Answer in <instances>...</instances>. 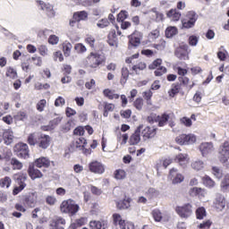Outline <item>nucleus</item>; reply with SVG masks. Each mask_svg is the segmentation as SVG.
Masks as SVG:
<instances>
[{
	"mask_svg": "<svg viewBox=\"0 0 229 229\" xmlns=\"http://www.w3.org/2000/svg\"><path fill=\"white\" fill-rule=\"evenodd\" d=\"M27 142L30 146H38L40 149H47L51 144V137L47 134L30 133L28 136Z\"/></svg>",
	"mask_w": 229,
	"mask_h": 229,
	"instance_id": "obj_1",
	"label": "nucleus"
},
{
	"mask_svg": "<svg viewBox=\"0 0 229 229\" xmlns=\"http://www.w3.org/2000/svg\"><path fill=\"white\" fill-rule=\"evenodd\" d=\"M85 64L89 69H98L106 64V56L99 53L91 52L86 57Z\"/></svg>",
	"mask_w": 229,
	"mask_h": 229,
	"instance_id": "obj_2",
	"label": "nucleus"
},
{
	"mask_svg": "<svg viewBox=\"0 0 229 229\" xmlns=\"http://www.w3.org/2000/svg\"><path fill=\"white\" fill-rule=\"evenodd\" d=\"M80 210V206L76 204V201L69 199L63 200L60 205V212L62 214H68V216H76Z\"/></svg>",
	"mask_w": 229,
	"mask_h": 229,
	"instance_id": "obj_3",
	"label": "nucleus"
},
{
	"mask_svg": "<svg viewBox=\"0 0 229 229\" xmlns=\"http://www.w3.org/2000/svg\"><path fill=\"white\" fill-rule=\"evenodd\" d=\"M13 180L18 186L13 188V196H17V194L22 192L27 187L26 181L28 180V174L22 172L14 174Z\"/></svg>",
	"mask_w": 229,
	"mask_h": 229,
	"instance_id": "obj_4",
	"label": "nucleus"
},
{
	"mask_svg": "<svg viewBox=\"0 0 229 229\" xmlns=\"http://www.w3.org/2000/svg\"><path fill=\"white\" fill-rule=\"evenodd\" d=\"M13 151L19 158L26 159L30 157V147H28V144L26 143H17L13 148Z\"/></svg>",
	"mask_w": 229,
	"mask_h": 229,
	"instance_id": "obj_5",
	"label": "nucleus"
},
{
	"mask_svg": "<svg viewBox=\"0 0 229 229\" xmlns=\"http://www.w3.org/2000/svg\"><path fill=\"white\" fill-rule=\"evenodd\" d=\"M196 21H198V14L194 11H190L186 13L185 19L182 21V27L186 30H190V28H194Z\"/></svg>",
	"mask_w": 229,
	"mask_h": 229,
	"instance_id": "obj_6",
	"label": "nucleus"
},
{
	"mask_svg": "<svg viewBox=\"0 0 229 229\" xmlns=\"http://www.w3.org/2000/svg\"><path fill=\"white\" fill-rule=\"evenodd\" d=\"M175 212L181 216L182 219H187L192 216V204L186 203L182 206H177L175 208Z\"/></svg>",
	"mask_w": 229,
	"mask_h": 229,
	"instance_id": "obj_7",
	"label": "nucleus"
},
{
	"mask_svg": "<svg viewBox=\"0 0 229 229\" xmlns=\"http://www.w3.org/2000/svg\"><path fill=\"white\" fill-rule=\"evenodd\" d=\"M218 160L221 164H226L229 160V141H225L218 150Z\"/></svg>",
	"mask_w": 229,
	"mask_h": 229,
	"instance_id": "obj_8",
	"label": "nucleus"
},
{
	"mask_svg": "<svg viewBox=\"0 0 229 229\" xmlns=\"http://www.w3.org/2000/svg\"><path fill=\"white\" fill-rule=\"evenodd\" d=\"M175 142L179 146H189L196 142V137L192 134H180L175 138Z\"/></svg>",
	"mask_w": 229,
	"mask_h": 229,
	"instance_id": "obj_9",
	"label": "nucleus"
},
{
	"mask_svg": "<svg viewBox=\"0 0 229 229\" xmlns=\"http://www.w3.org/2000/svg\"><path fill=\"white\" fill-rule=\"evenodd\" d=\"M38 201V194L34 191L29 193L27 196H25L22 199V205L24 207H28L29 208H33L37 205Z\"/></svg>",
	"mask_w": 229,
	"mask_h": 229,
	"instance_id": "obj_10",
	"label": "nucleus"
},
{
	"mask_svg": "<svg viewBox=\"0 0 229 229\" xmlns=\"http://www.w3.org/2000/svg\"><path fill=\"white\" fill-rule=\"evenodd\" d=\"M174 55L179 60H189V45H180L175 49Z\"/></svg>",
	"mask_w": 229,
	"mask_h": 229,
	"instance_id": "obj_11",
	"label": "nucleus"
},
{
	"mask_svg": "<svg viewBox=\"0 0 229 229\" xmlns=\"http://www.w3.org/2000/svg\"><path fill=\"white\" fill-rule=\"evenodd\" d=\"M88 167L89 171L94 174H103L105 173V165L98 160L90 162Z\"/></svg>",
	"mask_w": 229,
	"mask_h": 229,
	"instance_id": "obj_12",
	"label": "nucleus"
},
{
	"mask_svg": "<svg viewBox=\"0 0 229 229\" xmlns=\"http://www.w3.org/2000/svg\"><path fill=\"white\" fill-rule=\"evenodd\" d=\"M168 178L172 181V183L174 185L182 183V182L185 180V177L183 176V174L178 173V169L176 168L170 169Z\"/></svg>",
	"mask_w": 229,
	"mask_h": 229,
	"instance_id": "obj_13",
	"label": "nucleus"
},
{
	"mask_svg": "<svg viewBox=\"0 0 229 229\" xmlns=\"http://www.w3.org/2000/svg\"><path fill=\"white\" fill-rule=\"evenodd\" d=\"M27 173L30 180H38L40 178H44V174H42V171L38 170V167H37L34 164L29 165Z\"/></svg>",
	"mask_w": 229,
	"mask_h": 229,
	"instance_id": "obj_14",
	"label": "nucleus"
},
{
	"mask_svg": "<svg viewBox=\"0 0 229 229\" xmlns=\"http://www.w3.org/2000/svg\"><path fill=\"white\" fill-rule=\"evenodd\" d=\"M144 125L140 124L134 132L129 138L130 146H137L140 142V131H142Z\"/></svg>",
	"mask_w": 229,
	"mask_h": 229,
	"instance_id": "obj_15",
	"label": "nucleus"
},
{
	"mask_svg": "<svg viewBox=\"0 0 229 229\" xmlns=\"http://www.w3.org/2000/svg\"><path fill=\"white\" fill-rule=\"evenodd\" d=\"M157 130L158 129L157 127L146 126L141 131V137L143 140H149V139H155Z\"/></svg>",
	"mask_w": 229,
	"mask_h": 229,
	"instance_id": "obj_16",
	"label": "nucleus"
},
{
	"mask_svg": "<svg viewBox=\"0 0 229 229\" xmlns=\"http://www.w3.org/2000/svg\"><path fill=\"white\" fill-rule=\"evenodd\" d=\"M33 165L38 167V169H49V167H51V160L46 157H41L34 160Z\"/></svg>",
	"mask_w": 229,
	"mask_h": 229,
	"instance_id": "obj_17",
	"label": "nucleus"
},
{
	"mask_svg": "<svg viewBox=\"0 0 229 229\" xmlns=\"http://www.w3.org/2000/svg\"><path fill=\"white\" fill-rule=\"evenodd\" d=\"M112 217L114 226H119L120 229H126V220L123 219L121 214L114 213L113 214Z\"/></svg>",
	"mask_w": 229,
	"mask_h": 229,
	"instance_id": "obj_18",
	"label": "nucleus"
},
{
	"mask_svg": "<svg viewBox=\"0 0 229 229\" xmlns=\"http://www.w3.org/2000/svg\"><path fill=\"white\" fill-rule=\"evenodd\" d=\"M205 194H207V191L203 188L193 187L189 191V195L191 198H199V199H201L205 198Z\"/></svg>",
	"mask_w": 229,
	"mask_h": 229,
	"instance_id": "obj_19",
	"label": "nucleus"
},
{
	"mask_svg": "<svg viewBox=\"0 0 229 229\" xmlns=\"http://www.w3.org/2000/svg\"><path fill=\"white\" fill-rule=\"evenodd\" d=\"M131 198L125 196L123 199L116 202V208L118 210H128L131 207Z\"/></svg>",
	"mask_w": 229,
	"mask_h": 229,
	"instance_id": "obj_20",
	"label": "nucleus"
},
{
	"mask_svg": "<svg viewBox=\"0 0 229 229\" xmlns=\"http://www.w3.org/2000/svg\"><path fill=\"white\" fill-rule=\"evenodd\" d=\"M89 228L91 229H106L108 228V221L106 220H91L89 222Z\"/></svg>",
	"mask_w": 229,
	"mask_h": 229,
	"instance_id": "obj_21",
	"label": "nucleus"
},
{
	"mask_svg": "<svg viewBox=\"0 0 229 229\" xmlns=\"http://www.w3.org/2000/svg\"><path fill=\"white\" fill-rule=\"evenodd\" d=\"M178 81L181 87H185L188 90H192L196 86L194 81L191 82V79H189V77H178Z\"/></svg>",
	"mask_w": 229,
	"mask_h": 229,
	"instance_id": "obj_22",
	"label": "nucleus"
},
{
	"mask_svg": "<svg viewBox=\"0 0 229 229\" xmlns=\"http://www.w3.org/2000/svg\"><path fill=\"white\" fill-rule=\"evenodd\" d=\"M166 17H168V19H171V21H174V22H178V21L182 19V13H180V11H178L177 9H170L166 13Z\"/></svg>",
	"mask_w": 229,
	"mask_h": 229,
	"instance_id": "obj_23",
	"label": "nucleus"
},
{
	"mask_svg": "<svg viewBox=\"0 0 229 229\" xmlns=\"http://www.w3.org/2000/svg\"><path fill=\"white\" fill-rule=\"evenodd\" d=\"M6 146H10L13 142V131L10 129L4 130L3 132L2 140Z\"/></svg>",
	"mask_w": 229,
	"mask_h": 229,
	"instance_id": "obj_24",
	"label": "nucleus"
},
{
	"mask_svg": "<svg viewBox=\"0 0 229 229\" xmlns=\"http://www.w3.org/2000/svg\"><path fill=\"white\" fill-rule=\"evenodd\" d=\"M103 96L109 100L119 99V98H121V96L115 92V89H105L103 90Z\"/></svg>",
	"mask_w": 229,
	"mask_h": 229,
	"instance_id": "obj_25",
	"label": "nucleus"
},
{
	"mask_svg": "<svg viewBox=\"0 0 229 229\" xmlns=\"http://www.w3.org/2000/svg\"><path fill=\"white\" fill-rule=\"evenodd\" d=\"M175 162L181 165L182 167H186L189 164V155L180 153L175 157Z\"/></svg>",
	"mask_w": 229,
	"mask_h": 229,
	"instance_id": "obj_26",
	"label": "nucleus"
},
{
	"mask_svg": "<svg viewBox=\"0 0 229 229\" xmlns=\"http://www.w3.org/2000/svg\"><path fill=\"white\" fill-rule=\"evenodd\" d=\"M199 149L203 156L208 155V153L214 150V144H212V142L202 143L199 146Z\"/></svg>",
	"mask_w": 229,
	"mask_h": 229,
	"instance_id": "obj_27",
	"label": "nucleus"
},
{
	"mask_svg": "<svg viewBox=\"0 0 229 229\" xmlns=\"http://www.w3.org/2000/svg\"><path fill=\"white\" fill-rule=\"evenodd\" d=\"M180 90H182V84L180 82L173 83L171 89L168 90V96L174 98L176 94H180Z\"/></svg>",
	"mask_w": 229,
	"mask_h": 229,
	"instance_id": "obj_28",
	"label": "nucleus"
},
{
	"mask_svg": "<svg viewBox=\"0 0 229 229\" xmlns=\"http://www.w3.org/2000/svg\"><path fill=\"white\" fill-rule=\"evenodd\" d=\"M73 19L81 22V21H87L89 19V13L87 11H79L73 13Z\"/></svg>",
	"mask_w": 229,
	"mask_h": 229,
	"instance_id": "obj_29",
	"label": "nucleus"
},
{
	"mask_svg": "<svg viewBox=\"0 0 229 229\" xmlns=\"http://www.w3.org/2000/svg\"><path fill=\"white\" fill-rule=\"evenodd\" d=\"M107 43L111 47L117 46V34L115 32V30L113 29L109 31V34L107 36Z\"/></svg>",
	"mask_w": 229,
	"mask_h": 229,
	"instance_id": "obj_30",
	"label": "nucleus"
},
{
	"mask_svg": "<svg viewBox=\"0 0 229 229\" xmlns=\"http://www.w3.org/2000/svg\"><path fill=\"white\" fill-rule=\"evenodd\" d=\"M216 208L218 210H223L226 207V199L223 195H217L215 202Z\"/></svg>",
	"mask_w": 229,
	"mask_h": 229,
	"instance_id": "obj_31",
	"label": "nucleus"
},
{
	"mask_svg": "<svg viewBox=\"0 0 229 229\" xmlns=\"http://www.w3.org/2000/svg\"><path fill=\"white\" fill-rule=\"evenodd\" d=\"M52 226L56 229H64L65 226V219L62 216H58L52 221Z\"/></svg>",
	"mask_w": 229,
	"mask_h": 229,
	"instance_id": "obj_32",
	"label": "nucleus"
},
{
	"mask_svg": "<svg viewBox=\"0 0 229 229\" xmlns=\"http://www.w3.org/2000/svg\"><path fill=\"white\" fill-rule=\"evenodd\" d=\"M63 53L65 58H69L71 56V51H72V44L69 41H65L62 44Z\"/></svg>",
	"mask_w": 229,
	"mask_h": 229,
	"instance_id": "obj_33",
	"label": "nucleus"
},
{
	"mask_svg": "<svg viewBox=\"0 0 229 229\" xmlns=\"http://www.w3.org/2000/svg\"><path fill=\"white\" fill-rule=\"evenodd\" d=\"M167 121H169V114H163L161 115H157L155 119L156 123H158V126H165L167 124Z\"/></svg>",
	"mask_w": 229,
	"mask_h": 229,
	"instance_id": "obj_34",
	"label": "nucleus"
},
{
	"mask_svg": "<svg viewBox=\"0 0 229 229\" xmlns=\"http://www.w3.org/2000/svg\"><path fill=\"white\" fill-rule=\"evenodd\" d=\"M87 146V140L83 137L79 138L76 141L72 143V148H76V149H82Z\"/></svg>",
	"mask_w": 229,
	"mask_h": 229,
	"instance_id": "obj_35",
	"label": "nucleus"
},
{
	"mask_svg": "<svg viewBox=\"0 0 229 229\" xmlns=\"http://www.w3.org/2000/svg\"><path fill=\"white\" fill-rule=\"evenodd\" d=\"M222 192H229V174H225L220 183Z\"/></svg>",
	"mask_w": 229,
	"mask_h": 229,
	"instance_id": "obj_36",
	"label": "nucleus"
},
{
	"mask_svg": "<svg viewBox=\"0 0 229 229\" xmlns=\"http://www.w3.org/2000/svg\"><path fill=\"white\" fill-rule=\"evenodd\" d=\"M202 183L205 185V187H208V189H212L216 187V182L210 178L208 175H205L202 177Z\"/></svg>",
	"mask_w": 229,
	"mask_h": 229,
	"instance_id": "obj_37",
	"label": "nucleus"
},
{
	"mask_svg": "<svg viewBox=\"0 0 229 229\" xmlns=\"http://www.w3.org/2000/svg\"><path fill=\"white\" fill-rule=\"evenodd\" d=\"M139 46H140V38L131 36L129 39V49H131V47H139Z\"/></svg>",
	"mask_w": 229,
	"mask_h": 229,
	"instance_id": "obj_38",
	"label": "nucleus"
},
{
	"mask_svg": "<svg viewBox=\"0 0 229 229\" xmlns=\"http://www.w3.org/2000/svg\"><path fill=\"white\" fill-rule=\"evenodd\" d=\"M12 185V178L10 176H5L2 179H0V187L2 189H10V186Z\"/></svg>",
	"mask_w": 229,
	"mask_h": 229,
	"instance_id": "obj_39",
	"label": "nucleus"
},
{
	"mask_svg": "<svg viewBox=\"0 0 229 229\" xmlns=\"http://www.w3.org/2000/svg\"><path fill=\"white\" fill-rule=\"evenodd\" d=\"M86 44H89L91 49H96V38L92 35L88 34L84 39Z\"/></svg>",
	"mask_w": 229,
	"mask_h": 229,
	"instance_id": "obj_40",
	"label": "nucleus"
},
{
	"mask_svg": "<svg viewBox=\"0 0 229 229\" xmlns=\"http://www.w3.org/2000/svg\"><path fill=\"white\" fill-rule=\"evenodd\" d=\"M165 37L166 38H173L174 35L178 34V29L176 27H168L165 30Z\"/></svg>",
	"mask_w": 229,
	"mask_h": 229,
	"instance_id": "obj_41",
	"label": "nucleus"
},
{
	"mask_svg": "<svg viewBox=\"0 0 229 229\" xmlns=\"http://www.w3.org/2000/svg\"><path fill=\"white\" fill-rule=\"evenodd\" d=\"M195 214L197 219H204L205 217H207V209H205V208L203 207L198 208L195 211Z\"/></svg>",
	"mask_w": 229,
	"mask_h": 229,
	"instance_id": "obj_42",
	"label": "nucleus"
},
{
	"mask_svg": "<svg viewBox=\"0 0 229 229\" xmlns=\"http://www.w3.org/2000/svg\"><path fill=\"white\" fill-rule=\"evenodd\" d=\"M151 216L154 219V221H156V223H160V221H162L163 216H162V211H160V209H154L151 212Z\"/></svg>",
	"mask_w": 229,
	"mask_h": 229,
	"instance_id": "obj_43",
	"label": "nucleus"
},
{
	"mask_svg": "<svg viewBox=\"0 0 229 229\" xmlns=\"http://www.w3.org/2000/svg\"><path fill=\"white\" fill-rule=\"evenodd\" d=\"M174 71H175V72H177L179 78H184L185 76H187L189 70H187L186 68H182L181 66H175L174 67Z\"/></svg>",
	"mask_w": 229,
	"mask_h": 229,
	"instance_id": "obj_44",
	"label": "nucleus"
},
{
	"mask_svg": "<svg viewBox=\"0 0 229 229\" xmlns=\"http://www.w3.org/2000/svg\"><path fill=\"white\" fill-rule=\"evenodd\" d=\"M11 165H13V169L17 170V171H21V169H22V167H23L22 163L15 157H13L11 159Z\"/></svg>",
	"mask_w": 229,
	"mask_h": 229,
	"instance_id": "obj_45",
	"label": "nucleus"
},
{
	"mask_svg": "<svg viewBox=\"0 0 229 229\" xmlns=\"http://www.w3.org/2000/svg\"><path fill=\"white\" fill-rule=\"evenodd\" d=\"M128 78H130V70H128L126 67L122 68V78L120 82L121 83H126L128 81Z\"/></svg>",
	"mask_w": 229,
	"mask_h": 229,
	"instance_id": "obj_46",
	"label": "nucleus"
},
{
	"mask_svg": "<svg viewBox=\"0 0 229 229\" xmlns=\"http://www.w3.org/2000/svg\"><path fill=\"white\" fill-rule=\"evenodd\" d=\"M191 167L195 171H201V169L205 167V163H203L201 160H196L191 163Z\"/></svg>",
	"mask_w": 229,
	"mask_h": 229,
	"instance_id": "obj_47",
	"label": "nucleus"
},
{
	"mask_svg": "<svg viewBox=\"0 0 229 229\" xmlns=\"http://www.w3.org/2000/svg\"><path fill=\"white\" fill-rule=\"evenodd\" d=\"M74 49L78 55H83V53H87V47H85L83 43L75 44Z\"/></svg>",
	"mask_w": 229,
	"mask_h": 229,
	"instance_id": "obj_48",
	"label": "nucleus"
},
{
	"mask_svg": "<svg viewBox=\"0 0 229 229\" xmlns=\"http://www.w3.org/2000/svg\"><path fill=\"white\" fill-rule=\"evenodd\" d=\"M115 180H124L126 178V172L123 169H117L114 173Z\"/></svg>",
	"mask_w": 229,
	"mask_h": 229,
	"instance_id": "obj_49",
	"label": "nucleus"
},
{
	"mask_svg": "<svg viewBox=\"0 0 229 229\" xmlns=\"http://www.w3.org/2000/svg\"><path fill=\"white\" fill-rule=\"evenodd\" d=\"M5 76L11 80H15L17 78V71L13 67H8L5 72Z\"/></svg>",
	"mask_w": 229,
	"mask_h": 229,
	"instance_id": "obj_50",
	"label": "nucleus"
},
{
	"mask_svg": "<svg viewBox=\"0 0 229 229\" xmlns=\"http://www.w3.org/2000/svg\"><path fill=\"white\" fill-rule=\"evenodd\" d=\"M143 98L147 101V105H152L151 98H153V91L148 89V91H144L142 93Z\"/></svg>",
	"mask_w": 229,
	"mask_h": 229,
	"instance_id": "obj_51",
	"label": "nucleus"
},
{
	"mask_svg": "<svg viewBox=\"0 0 229 229\" xmlns=\"http://www.w3.org/2000/svg\"><path fill=\"white\" fill-rule=\"evenodd\" d=\"M147 65L144 62H140L137 64H134L131 68V71H134L136 74L139 72V71H144L146 69Z\"/></svg>",
	"mask_w": 229,
	"mask_h": 229,
	"instance_id": "obj_52",
	"label": "nucleus"
},
{
	"mask_svg": "<svg viewBox=\"0 0 229 229\" xmlns=\"http://www.w3.org/2000/svg\"><path fill=\"white\" fill-rule=\"evenodd\" d=\"M132 105L136 110H142L144 106V99L142 98H138L134 100Z\"/></svg>",
	"mask_w": 229,
	"mask_h": 229,
	"instance_id": "obj_53",
	"label": "nucleus"
},
{
	"mask_svg": "<svg viewBox=\"0 0 229 229\" xmlns=\"http://www.w3.org/2000/svg\"><path fill=\"white\" fill-rule=\"evenodd\" d=\"M13 119L14 121H24V119H28V114L24 111H20L13 115Z\"/></svg>",
	"mask_w": 229,
	"mask_h": 229,
	"instance_id": "obj_54",
	"label": "nucleus"
},
{
	"mask_svg": "<svg viewBox=\"0 0 229 229\" xmlns=\"http://www.w3.org/2000/svg\"><path fill=\"white\" fill-rule=\"evenodd\" d=\"M158 67H162V59L160 58L154 60L152 64L148 65V69H150L151 71L158 69Z\"/></svg>",
	"mask_w": 229,
	"mask_h": 229,
	"instance_id": "obj_55",
	"label": "nucleus"
},
{
	"mask_svg": "<svg viewBox=\"0 0 229 229\" xmlns=\"http://www.w3.org/2000/svg\"><path fill=\"white\" fill-rule=\"evenodd\" d=\"M165 40L160 39L157 44H153L152 47L157 51H164V49H165Z\"/></svg>",
	"mask_w": 229,
	"mask_h": 229,
	"instance_id": "obj_56",
	"label": "nucleus"
},
{
	"mask_svg": "<svg viewBox=\"0 0 229 229\" xmlns=\"http://www.w3.org/2000/svg\"><path fill=\"white\" fill-rule=\"evenodd\" d=\"M54 62H64V54H62V51L57 50L54 52L53 54Z\"/></svg>",
	"mask_w": 229,
	"mask_h": 229,
	"instance_id": "obj_57",
	"label": "nucleus"
},
{
	"mask_svg": "<svg viewBox=\"0 0 229 229\" xmlns=\"http://www.w3.org/2000/svg\"><path fill=\"white\" fill-rule=\"evenodd\" d=\"M47 105V101L46 99L39 100L36 105V108L38 112H44V108H46Z\"/></svg>",
	"mask_w": 229,
	"mask_h": 229,
	"instance_id": "obj_58",
	"label": "nucleus"
},
{
	"mask_svg": "<svg viewBox=\"0 0 229 229\" xmlns=\"http://www.w3.org/2000/svg\"><path fill=\"white\" fill-rule=\"evenodd\" d=\"M165 72H167V68H165V66H159L158 68H156L154 74L155 76L160 77L164 76Z\"/></svg>",
	"mask_w": 229,
	"mask_h": 229,
	"instance_id": "obj_59",
	"label": "nucleus"
},
{
	"mask_svg": "<svg viewBox=\"0 0 229 229\" xmlns=\"http://www.w3.org/2000/svg\"><path fill=\"white\" fill-rule=\"evenodd\" d=\"M126 19H128V13H127V11H121L117 14V18H116L117 22H123V21H126Z\"/></svg>",
	"mask_w": 229,
	"mask_h": 229,
	"instance_id": "obj_60",
	"label": "nucleus"
},
{
	"mask_svg": "<svg viewBox=\"0 0 229 229\" xmlns=\"http://www.w3.org/2000/svg\"><path fill=\"white\" fill-rule=\"evenodd\" d=\"M114 109H115V105L106 104L104 106V117H106V115H108V112H114Z\"/></svg>",
	"mask_w": 229,
	"mask_h": 229,
	"instance_id": "obj_61",
	"label": "nucleus"
},
{
	"mask_svg": "<svg viewBox=\"0 0 229 229\" xmlns=\"http://www.w3.org/2000/svg\"><path fill=\"white\" fill-rule=\"evenodd\" d=\"M74 128V121L70 120L66 123H64L62 127L63 131H71V129Z\"/></svg>",
	"mask_w": 229,
	"mask_h": 229,
	"instance_id": "obj_62",
	"label": "nucleus"
},
{
	"mask_svg": "<svg viewBox=\"0 0 229 229\" xmlns=\"http://www.w3.org/2000/svg\"><path fill=\"white\" fill-rule=\"evenodd\" d=\"M37 3L40 5V9L45 12H53L51 5L45 4L44 1L38 0Z\"/></svg>",
	"mask_w": 229,
	"mask_h": 229,
	"instance_id": "obj_63",
	"label": "nucleus"
},
{
	"mask_svg": "<svg viewBox=\"0 0 229 229\" xmlns=\"http://www.w3.org/2000/svg\"><path fill=\"white\" fill-rule=\"evenodd\" d=\"M212 174H214V176H216V178H218V180H221V178H223V171L217 166L212 167Z\"/></svg>",
	"mask_w": 229,
	"mask_h": 229,
	"instance_id": "obj_64",
	"label": "nucleus"
}]
</instances>
